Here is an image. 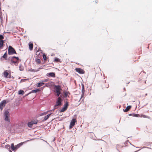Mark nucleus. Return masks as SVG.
<instances>
[{"instance_id": "12", "label": "nucleus", "mask_w": 152, "mask_h": 152, "mask_svg": "<svg viewBox=\"0 0 152 152\" xmlns=\"http://www.w3.org/2000/svg\"><path fill=\"white\" fill-rule=\"evenodd\" d=\"M3 40H2L0 39V48L1 49L3 48Z\"/></svg>"}, {"instance_id": "5", "label": "nucleus", "mask_w": 152, "mask_h": 152, "mask_svg": "<svg viewBox=\"0 0 152 152\" xmlns=\"http://www.w3.org/2000/svg\"><path fill=\"white\" fill-rule=\"evenodd\" d=\"M55 87V90L57 94L56 95L58 97L60 94V91L61 89L60 86L59 85L56 86Z\"/></svg>"}, {"instance_id": "37", "label": "nucleus", "mask_w": 152, "mask_h": 152, "mask_svg": "<svg viewBox=\"0 0 152 152\" xmlns=\"http://www.w3.org/2000/svg\"><path fill=\"white\" fill-rule=\"evenodd\" d=\"M51 113L49 114H48V115H46L47 116V117L48 118H49V117L51 115Z\"/></svg>"}, {"instance_id": "43", "label": "nucleus", "mask_w": 152, "mask_h": 152, "mask_svg": "<svg viewBox=\"0 0 152 152\" xmlns=\"http://www.w3.org/2000/svg\"><path fill=\"white\" fill-rule=\"evenodd\" d=\"M27 140L26 142H28V141H29L30 140Z\"/></svg>"}, {"instance_id": "35", "label": "nucleus", "mask_w": 152, "mask_h": 152, "mask_svg": "<svg viewBox=\"0 0 152 152\" xmlns=\"http://www.w3.org/2000/svg\"><path fill=\"white\" fill-rule=\"evenodd\" d=\"M51 113L49 114H48V115H46L47 116V117L48 118H49V117L51 115Z\"/></svg>"}, {"instance_id": "3", "label": "nucleus", "mask_w": 152, "mask_h": 152, "mask_svg": "<svg viewBox=\"0 0 152 152\" xmlns=\"http://www.w3.org/2000/svg\"><path fill=\"white\" fill-rule=\"evenodd\" d=\"M8 53L9 55L16 54L15 49L11 46H9L8 49Z\"/></svg>"}, {"instance_id": "40", "label": "nucleus", "mask_w": 152, "mask_h": 152, "mask_svg": "<svg viewBox=\"0 0 152 152\" xmlns=\"http://www.w3.org/2000/svg\"><path fill=\"white\" fill-rule=\"evenodd\" d=\"M37 122L36 121H33V124H37Z\"/></svg>"}, {"instance_id": "31", "label": "nucleus", "mask_w": 152, "mask_h": 152, "mask_svg": "<svg viewBox=\"0 0 152 152\" xmlns=\"http://www.w3.org/2000/svg\"><path fill=\"white\" fill-rule=\"evenodd\" d=\"M48 118L47 117V116H46L45 118H44V121H46V120H47L48 119Z\"/></svg>"}, {"instance_id": "14", "label": "nucleus", "mask_w": 152, "mask_h": 152, "mask_svg": "<svg viewBox=\"0 0 152 152\" xmlns=\"http://www.w3.org/2000/svg\"><path fill=\"white\" fill-rule=\"evenodd\" d=\"M49 76L51 77H55V74L53 72H50L48 74Z\"/></svg>"}, {"instance_id": "2", "label": "nucleus", "mask_w": 152, "mask_h": 152, "mask_svg": "<svg viewBox=\"0 0 152 152\" xmlns=\"http://www.w3.org/2000/svg\"><path fill=\"white\" fill-rule=\"evenodd\" d=\"M19 60V58L18 57H16L15 56H13L12 57L11 60V62L10 63L12 65V64H14L16 66V63H18V61Z\"/></svg>"}, {"instance_id": "18", "label": "nucleus", "mask_w": 152, "mask_h": 152, "mask_svg": "<svg viewBox=\"0 0 152 152\" xmlns=\"http://www.w3.org/2000/svg\"><path fill=\"white\" fill-rule=\"evenodd\" d=\"M11 148L12 150L13 151L16 149V148H15V147H14V144L13 143H12L11 145Z\"/></svg>"}, {"instance_id": "9", "label": "nucleus", "mask_w": 152, "mask_h": 152, "mask_svg": "<svg viewBox=\"0 0 152 152\" xmlns=\"http://www.w3.org/2000/svg\"><path fill=\"white\" fill-rule=\"evenodd\" d=\"M76 71L79 74H82L84 73V72L83 70L80 68H76L75 69Z\"/></svg>"}, {"instance_id": "22", "label": "nucleus", "mask_w": 152, "mask_h": 152, "mask_svg": "<svg viewBox=\"0 0 152 152\" xmlns=\"http://www.w3.org/2000/svg\"><path fill=\"white\" fill-rule=\"evenodd\" d=\"M40 90L39 89H36L34 90H32L31 91L32 93H37L38 91H39Z\"/></svg>"}, {"instance_id": "1", "label": "nucleus", "mask_w": 152, "mask_h": 152, "mask_svg": "<svg viewBox=\"0 0 152 152\" xmlns=\"http://www.w3.org/2000/svg\"><path fill=\"white\" fill-rule=\"evenodd\" d=\"M4 120L8 123L10 122V113L7 110H6L4 113Z\"/></svg>"}, {"instance_id": "46", "label": "nucleus", "mask_w": 152, "mask_h": 152, "mask_svg": "<svg viewBox=\"0 0 152 152\" xmlns=\"http://www.w3.org/2000/svg\"><path fill=\"white\" fill-rule=\"evenodd\" d=\"M147 148L146 147H143V148Z\"/></svg>"}, {"instance_id": "10", "label": "nucleus", "mask_w": 152, "mask_h": 152, "mask_svg": "<svg viewBox=\"0 0 152 152\" xmlns=\"http://www.w3.org/2000/svg\"><path fill=\"white\" fill-rule=\"evenodd\" d=\"M85 90H84V87L83 84H82V95L81 96V97L80 98L81 99L83 96V95L84 93Z\"/></svg>"}, {"instance_id": "13", "label": "nucleus", "mask_w": 152, "mask_h": 152, "mask_svg": "<svg viewBox=\"0 0 152 152\" xmlns=\"http://www.w3.org/2000/svg\"><path fill=\"white\" fill-rule=\"evenodd\" d=\"M23 142H21L15 146V148L16 149L19 148L20 146H22L23 144Z\"/></svg>"}, {"instance_id": "21", "label": "nucleus", "mask_w": 152, "mask_h": 152, "mask_svg": "<svg viewBox=\"0 0 152 152\" xmlns=\"http://www.w3.org/2000/svg\"><path fill=\"white\" fill-rule=\"evenodd\" d=\"M54 61L55 62H58L59 61L60 62H61V61H60V59L58 58H55L54 59Z\"/></svg>"}, {"instance_id": "29", "label": "nucleus", "mask_w": 152, "mask_h": 152, "mask_svg": "<svg viewBox=\"0 0 152 152\" xmlns=\"http://www.w3.org/2000/svg\"><path fill=\"white\" fill-rule=\"evenodd\" d=\"M38 70H34V69H30V70H29L30 71H33V72H37L38 71H39V69Z\"/></svg>"}, {"instance_id": "24", "label": "nucleus", "mask_w": 152, "mask_h": 152, "mask_svg": "<svg viewBox=\"0 0 152 152\" xmlns=\"http://www.w3.org/2000/svg\"><path fill=\"white\" fill-rule=\"evenodd\" d=\"M23 67L21 66V64H20V65L19 66V70L20 71H23Z\"/></svg>"}, {"instance_id": "23", "label": "nucleus", "mask_w": 152, "mask_h": 152, "mask_svg": "<svg viewBox=\"0 0 152 152\" xmlns=\"http://www.w3.org/2000/svg\"><path fill=\"white\" fill-rule=\"evenodd\" d=\"M132 115H133V116L135 117H139L140 116L139 114H138L133 113V114H132Z\"/></svg>"}, {"instance_id": "6", "label": "nucleus", "mask_w": 152, "mask_h": 152, "mask_svg": "<svg viewBox=\"0 0 152 152\" xmlns=\"http://www.w3.org/2000/svg\"><path fill=\"white\" fill-rule=\"evenodd\" d=\"M68 106V102H66L64 104V107L60 110V112H63L66 110Z\"/></svg>"}, {"instance_id": "33", "label": "nucleus", "mask_w": 152, "mask_h": 152, "mask_svg": "<svg viewBox=\"0 0 152 152\" xmlns=\"http://www.w3.org/2000/svg\"><path fill=\"white\" fill-rule=\"evenodd\" d=\"M48 111L44 113H43L42 114V115H46L48 112Z\"/></svg>"}, {"instance_id": "44", "label": "nucleus", "mask_w": 152, "mask_h": 152, "mask_svg": "<svg viewBox=\"0 0 152 152\" xmlns=\"http://www.w3.org/2000/svg\"><path fill=\"white\" fill-rule=\"evenodd\" d=\"M147 94H145V96H147Z\"/></svg>"}, {"instance_id": "11", "label": "nucleus", "mask_w": 152, "mask_h": 152, "mask_svg": "<svg viewBox=\"0 0 152 152\" xmlns=\"http://www.w3.org/2000/svg\"><path fill=\"white\" fill-rule=\"evenodd\" d=\"M131 107V106H128L125 110L124 109V112H127L130 110Z\"/></svg>"}, {"instance_id": "38", "label": "nucleus", "mask_w": 152, "mask_h": 152, "mask_svg": "<svg viewBox=\"0 0 152 152\" xmlns=\"http://www.w3.org/2000/svg\"><path fill=\"white\" fill-rule=\"evenodd\" d=\"M51 113L49 114H48V115H46L47 116V117L48 118H49V117L51 115Z\"/></svg>"}, {"instance_id": "26", "label": "nucleus", "mask_w": 152, "mask_h": 152, "mask_svg": "<svg viewBox=\"0 0 152 152\" xmlns=\"http://www.w3.org/2000/svg\"><path fill=\"white\" fill-rule=\"evenodd\" d=\"M36 62L38 64H39L41 62V61L39 59H37L36 60Z\"/></svg>"}, {"instance_id": "27", "label": "nucleus", "mask_w": 152, "mask_h": 152, "mask_svg": "<svg viewBox=\"0 0 152 152\" xmlns=\"http://www.w3.org/2000/svg\"><path fill=\"white\" fill-rule=\"evenodd\" d=\"M5 147L8 149H10V146L9 145H5Z\"/></svg>"}, {"instance_id": "20", "label": "nucleus", "mask_w": 152, "mask_h": 152, "mask_svg": "<svg viewBox=\"0 0 152 152\" xmlns=\"http://www.w3.org/2000/svg\"><path fill=\"white\" fill-rule=\"evenodd\" d=\"M18 94L19 95H23L24 94V91L22 90H20L19 91Z\"/></svg>"}, {"instance_id": "19", "label": "nucleus", "mask_w": 152, "mask_h": 152, "mask_svg": "<svg viewBox=\"0 0 152 152\" xmlns=\"http://www.w3.org/2000/svg\"><path fill=\"white\" fill-rule=\"evenodd\" d=\"M43 84H44V83L42 82L39 83H37V87H39L42 86Z\"/></svg>"}, {"instance_id": "41", "label": "nucleus", "mask_w": 152, "mask_h": 152, "mask_svg": "<svg viewBox=\"0 0 152 152\" xmlns=\"http://www.w3.org/2000/svg\"><path fill=\"white\" fill-rule=\"evenodd\" d=\"M64 95H65V96L66 97L67 96V94L66 93H65L64 94Z\"/></svg>"}, {"instance_id": "28", "label": "nucleus", "mask_w": 152, "mask_h": 152, "mask_svg": "<svg viewBox=\"0 0 152 152\" xmlns=\"http://www.w3.org/2000/svg\"><path fill=\"white\" fill-rule=\"evenodd\" d=\"M4 38V37L2 35L0 34V39L2 40V39H3Z\"/></svg>"}, {"instance_id": "45", "label": "nucleus", "mask_w": 152, "mask_h": 152, "mask_svg": "<svg viewBox=\"0 0 152 152\" xmlns=\"http://www.w3.org/2000/svg\"><path fill=\"white\" fill-rule=\"evenodd\" d=\"M9 151L10 152H12L11 150H10Z\"/></svg>"}, {"instance_id": "32", "label": "nucleus", "mask_w": 152, "mask_h": 152, "mask_svg": "<svg viewBox=\"0 0 152 152\" xmlns=\"http://www.w3.org/2000/svg\"><path fill=\"white\" fill-rule=\"evenodd\" d=\"M47 80H46V79H45V80H43L42 81V82H43V83H44V82H47Z\"/></svg>"}, {"instance_id": "39", "label": "nucleus", "mask_w": 152, "mask_h": 152, "mask_svg": "<svg viewBox=\"0 0 152 152\" xmlns=\"http://www.w3.org/2000/svg\"><path fill=\"white\" fill-rule=\"evenodd\" d=\"M142 116L144 117L147 118H148V117L146 116L145 115H142Z\"/></svg>"}, {"instance_id": "17", "label": "nucleus", "mask_w": 152, "mask_h": 152, "mask_svg": "<svg viewBox=\"0 0 152 152\" xmlns=\"http://www.w3.org/2000/svg\"><path fill=\"white\" fill-rule=\"evenodd\" d=\"M3 74L4 77H7L8 75V73L7 71H5L4 72Z\"/></svg>"}, {"instance_id": "16", "label": "nucleus", "mask_w": 152, "mask_h": 152, "mask_svg": "<svg viewBox=\"0 0 152 152\" xmlns=\"http://www.w3.org/2000/svg\"><path fill=\"white\" fill-rule=\"evenodd\" d=\"M29 47L30 50H31L33 48V44L31 43H29Z\"/></svg>"}, {"instance_id": "30", "label": "nucleus", "mask_w": 152, "mask_h": 152, "mask_svg": "<svg viewBox=\"0 0 152 152\" xmlns=\"http://www.w3.org/2000/svg\"><path fill=\"white\" fill-rule=\"evenodd\" d=\"M43 56L44 60H46V57L45 54H43Z\"/></svg>"}, {"instance_id": "15", "label": "nucleus", "mask_w": 152, "mask_h": 152, "mask_svg": "<svg viewBox=\"0 0 152 152\" xmlns=\"http://www.w3.org/2000/svg\"><path fill=\"white\" fill-rule=\"evenodd\" d=\"M33 121H31V122H28V126L29 127H31L32 126V125L33 124Z\"/></svg>"}, {"instance_id": "7", "label": "nucleus", "mask_w": 152, "mask_h": 152, "mask_svg": "<svg viewBox=\"0 0 152 152\" xmlns=\"http://www.w3.org/2000/svg\"><path fill=\"white\" fill-rule=\"evenodd\" d=\"M6 104V102L5 100H4L1 102L0 103V108L1 110H2L4 107L5 106Z\"/></svg>"}, {"instance_id": "25", "label": "nucleus", "mask_w": 152, "mask_h": 152, "mask_svg": "<svg viewBox=\"0 0 152 152\" xmlns=\"http://www.w3.org/2000/svg\"><path fill=\"white\" fill-rule=\"evenodd\" d=\"M7 55L6 53H5L4 54V55L2 57L4 58H7Z\"/></svg>"}, {"instance_id": "36", "label": "nucleus", "mask_w": 152, "mask_h": 152, "mask_svg": "<svg viewBox=\"0 0 152 152\" xmlns=\"http://www.w3.org/2000/svg\"><path fill=\"white\" fill-rule=\"evenodd\" d=\"M51 113L49 114H48V115H46L47 116V117L48 118H49V117L51 115Z\"/></svg>"}, {"instance_id": "34", "label": "nucleus", "mask_w": 152, "mask_h": 152, "mask_svg": "<svg viewBox=\"0 0 152 152\" xmlns=\"http://www.w3.org/2000/svg\"><path fill=\"white\" fill-rule=\"evenodd\" d=\"M51 113L49 114H48V115H46L47 116V117L48 118H49V117L51 115Z\"/></svg>"}, {"instance_id": "4", "label": "nucleus", "mask_w": 152, "mask_h": 152, "mask_svg": "<svg viewBox=\"0 0 152 152\" xmlns=\"http://www.w3.org/2000/svg\"><path fill=\"white\" fill-rule=\"evenodd\" d=\"M62 100L60 96L58 97L57 99L56 104L55 105L54 108L56 109L57 108L58 106H60L61 105Z\"/></svg>"}, {"instance_id": "8", "label": "nucleus", "mask_w": 152, "mask_h": 152, "mask_svg": "<svg viewBox=\"0 0 152 152\" xmlns=\"http://www.w3.org/2000/svg\"><path fill=\"white\" fill-rule=\"evenodd\" d=\"M76 121V119L73 118L72 119V120L71 121L70 123V125L69 126L70 129L72 128L73 127V126L75 125Z\"/></svg>"}, {"instance_id": "42", "label": "nucleus", "mask_w": 152, "mask_h": 152, "mask_svg": "<svg viewBox=\"0 0 152 152\" xmlns=\"http://www.w3.org/2000/svg\"><path fill=\"white\" fill-rule=\"evenodd\" d=\"M129 115H132L133 116L132 114H131Z\"/></svg>"}]
</instances>
